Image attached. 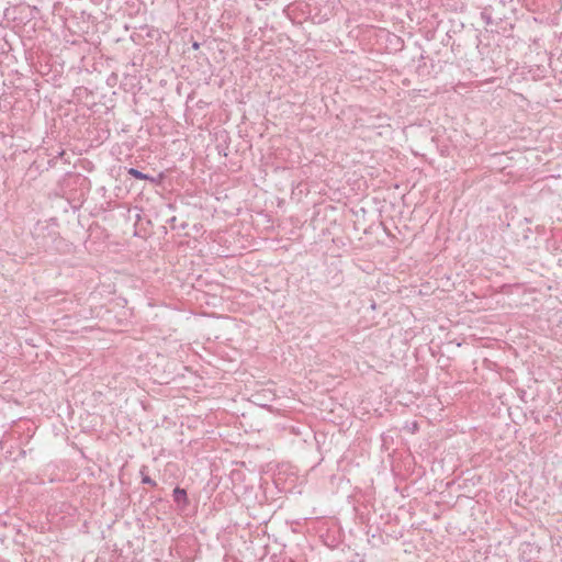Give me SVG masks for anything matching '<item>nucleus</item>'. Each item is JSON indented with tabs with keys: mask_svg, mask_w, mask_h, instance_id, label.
Here are the masks:
<instances>
[{
	"mask_svg": "<svg viewBox=\"0 0 562 562\" xmlns=\"http://www.w3.org/2000/svg\"><path fill=\"white\" fill-rule=\"evenodd\" d=\"M128 175H131L132 177L136 178V179H139V180H149L150 182L155 183L156 182V179L154 177H150L149 175H146V173H143L142 171H139L138 169H135V168H130L127 170Z\"/></svg>",
	"mask_w": 562,
	"mask_h": 562,
	"instance_id": "f257e3e1",
	"label": "nucleus"
},
{
	"mask_svg": "<svg viewBox=\"0 0 562 562\" xmlns=\"http://www.w3.org/2000/svg\"><path fill=\"white\" fill-rule=\"evenodd\" d=\"M481 16L485 21L486 24H491L492 23L491 16L488 14H486L485 12H482Z\"/></svg>",
	"mask_w": 562,
	"mask_h": 562,
	"instance_id": "20e7f679",
	"label": "nucleus"
},
{
	"mask_svg": "<svg viewBox=\"0 0 562 562\" xmlns=\"http://www.w3.org/2000/svg\"><path fill=\"white\" fill-rule=\"evenodd\" d=\"M146 469H147V467H145V465H144V467H142V469H140L142 483H143V484L150 485V486H153V487H154V486H156V485H157V483H156L154 480H151L148 475H146V474H145V470H146Z\"/></svg>",
	"mask_w": 562,
	"mask_h": 562,
	"instance_id": "7ed1b4c3",
	"label": "nucleus"
},
{
	"mask_svg": "<svg viewBox=\"0 0 562 562\" xmlns=\"http://www.w3.org/2000/svg\"><path fill=\"white\" fill-rule=\"evenodd\" d=\"M173 499L177 503L187 502V492L183 488L176 487L173 490Z\"/></svg>",
	"mask_w": 562,
	"mask_h": 562,
	"instance_id": "f03ea898",
	"label": "nucleus"
}]
</instances>
